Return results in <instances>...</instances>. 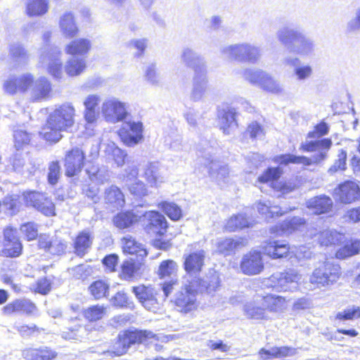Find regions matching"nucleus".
<instances>
[{"mask_svg":"<svg viewBox=\"0 0 360 360\" xmlns=\"http://www.w3.org/2000/svg\"><path fill=\"white\" fill-rule=\"evenodd\" d=\"M75 115V109L71 103L60 105L49 114L41 135L48 141H59L63 137L61 132L68 131L73 126Z\"/></svg>","mask_w":360,"mask_h":360,"instance_id":"nucleus-1","label":"nucleus"},{"mask_svg":"<svg viewBox=\"0 0 360 360\" xmlns=\"http://www.w3.org/2000/svg\"><path fill=\"white\" fill-rule=\"evenodd\" d=\"M332 145L333 142L330 139H322L316 141H309L307 139L302 142L300 149L304 152H315L311 158L286 154L279 158V162L281 164L284 165H288V163L302 165L304 166L317 165L327 159L328 153Z\"/></svg>","mask_w":360,"mask_h":360,"instance_id":"nucleus-2","label":"nucleus"},{"mask_svg":"<svg viewBox=\"0 0 360 360\" xmlns=\"http://www.w3.org/2000/svg\"><path fill=\"white\" fill-rule=\"evenodd\" d=\"M51 37V32L50 31H46L42 35L45 46L41 49L39 63L41 67L46 68L53 77L60 79L63 75L61 61L62 53L59 48L49 45Z\"/></svg>","mask_w":360,"mask_h":360,"instance_id":"nucleus-3","label":"nucleus"},{"mask_svg":"<svg viewBox=\"0 0 360 360\" xmlns=\"http://www.w3.org/2000/svg\"><path fill=\"white\" fill-rule=\"evenodd\" d=\"M341 274V268L339 264L330 261L321 262L309 276V289L328 288L338 281Z\"/></svg>","mask_w":360,"mask_h":360,"instance_id":"nucleus-4","label":"nucleus"},{"mask_svg":"<svg viewBox=\"0 0 360 360\" xmlns=\"http://www.w3.org/2000/svg\"><path fill=\"white\" fill-rule=\"evenodd\" d=\"M302 275L295 269L271 275L266 281V285L278 292H294L299 288Z\"/></svg>","mask_w":360,"mask_h":360,"instance_id":"nucleus-5","label":"nucleus"},{"mask_svg":"<svg viewBox=\"0 0 360 360\" xmlns=\"http://www.w3.org/2000/svg\"><path fill=\"white\" fill-rule=\"evenodd\" d=\"M129 104L115 96L105 98L102 102L101 111L104 119L110 123L123 121L128 116Z\"/></svg>","mask_w":360,"mask_h":360,"instance_id":"nucleus-6","label":"nucleus"},{"mask_svg":"<svg viewBox=\"0 0 360 360\" xmlns=\"http://www.w3.org/2000/svg\"><path fill=\"white\" fill-rule=\"evenodd\" d=\"M264 252L272 259L286 257L290 254H294L299 259H309L311 257V252L305 247H300L298 249H291L289 245L284 241L273 240L269 242L264 247Z\"/></svg>","mask_w":360,"mask_h":360,"instance_id":"nucleus-7","label":"nucleus"},{"mask_svg":"<svg viewBox=\"0 0 360 360\" xmlns=\"http://www.w3.org/2000/svg\"><path fill=\"white\" fill-rule=\"evenodd\" d=\"M213 149L209 148L207 151H199L198 163L204 165L206 172L211 178L215 179L219 183L224 181L229 176V169L227 165L214 160L212 156Z\"/></svg>","mask_w":360,"mask_h":360,"instance_id":"nucleus-8","label":"nucleus"},{"mask_svg":"<svg viewBox=\"0 0 360 360\" xmlns=\"http://www.w3.org/2000/svg\"><path fill=\"white\" fill-rule=\"evenodd\" d=\"M198 294L191 281L185 283L174 297V303L181 312L188 313L197 308L196 295Z\"/></svg>","mask_w":360,"mask_h":360,"instance_id":"nucleus-9","label":"nucleus"},{"mask_svg":"<svg viewBox=\"0 0 360 360\" xmlns=\"http://www.w3.org/2000/svg\"><path fill=\"white\" fill-rule=\"evenodd\" d=\"M120 136L127 146H134L143 139V124L141 122L129 121L123 124L120 130Z\"/></svg>","mask_w":360,"mask_h":360,"instance_id":"nucleus-10","label":"nucleus"},{"mask_svg":"<svg viewBox=\"0 0 360 360\" xmlns=\"http://www.w3.org/2000/svg\"><path fill=\"white\" fill-rule=\"evenodd\" d=\"M85 155L79 148H72L67 152L65 158V174L68 176H74L78 174L83 166Z\"/></svg>","mask_w":360,"mask_h":360,"instance_id":"nucleus-11","label":"nucleus"},{"mask_svg":"<svg viewBox=\"0 0 360 360\" xmlns=\"http://www.w3.org/2000/svg\"><path fill=\"white\" fill-rule=\"evenodd\" d=\"M240 269L244 274L254 276L260 274L264 269L262 255L257 251H250L245 255L241 260Z\"/></svg>","mask_w":360,"mask_h":360,"instance_id":"nucleus-12","label":"nucleus"},{"mask_svg":"<svg viewBox=\"0 0 360 360\" xmlns=\"http://www.w3.org/2000/svg\"><path fill=\"white\" fill-rule=\"evenodd\" d=\"M26 203L35 207L46 216L54 215L55 206L44 193L31 192L25 196Z\"/></svg>","mask_w":360,"mask_h":360,"instance_id":"nucleus-13","label":"nucleus"},{"mask_svg":"<svg viewBox=\"0 0 360 360\" xmlns=\"http://www.w3.org/2000/svg\"><path fill=\"white\" fill-rule=\"evenodd\" d=\"M37 310L36 304L30 300L25 298L15 300L7 304L3 309L4 314L6 315L15 314L34 316L36 314Z\"/></svg>","mask_w":360,"mask_h":360,"instance_id":"nucleus-14","label":"nucleus"},{"mask_svg":"<svg viewBox=\"0 0 360 360\" xmlns=\"http://www.w3.org/2000/svg\"><path fill=\"white\" fill-rule=\"evenodd\" d=\"M132 292L139 302L147 310L153 311L158 309L156 292L153 288L141 285L133 287Z\"/></svg>","mask_w":360,"mask_h":360,"instance_id":"nucleus-15","label":"nucleus"},{"mask_svg":"<svg viewBox=\"0 0 360 360\" xmlns=\"http://www.w3.org/2000/svg\"><path fill=\"white\" fill-rule=\"evenodd\" d=\"M207 70L193 75L189 98L193 102L203 101L208 86Z\"/></svg>","mask_w":360,"mask_h":360,"instance_id":"nucleus-16","label":"nucleus"},{"mask_svg":"<svg viewBox=\"0 0 360 360\" xmlns=\"http://www.w3.org/2000/svg\"><path fill=\"white\" fill-rule=\"evenodd\" d=\"M220 278L216 271L210 272L202 279H193L191 286H195L198 293L212 294L220 285Z\"/></svg>","mask_w":360,"mask_h":360,"instance_id":"nucleus-17","label":"nucleus"},{"mask_svg":"<svg viewBox=\"0 0 360 360\" xmlns=\"http://www.w3.org/2000/svg\"><path fill=\"white\" fill-rule=\"evenodd\" d=\"M118 335L128 349L132 345L142 343L149 339L158 340V335L150 330H125Z\"/></svg>","mask_w":360,"mask_h":360,"instance_id":"nucleus-18","label":"nucleus"},{"mask_svg":"<svg viewBox=\"0 0 360 360\" xmlns=\"http://www.w3.org/2000/svg\"><path fill=\"white\" fill-rule=\"evenodd\" d=\"M58 26L62 35L65 38H74L79 32L75 16L70 11H65L60 15Z\"/></svg>","mask_w":360,"mask_h":360,"instance_id":"nucleus-19","label":"nucleus"},{"mask_svg":"<svg viewBox=\"0 0 360 360\" xmlns=\"http://www.w3.org/2000/svg\"><path fill=\"white\" fill-rule=\"evenodd\" d=\"M184 267L187 274H196L201 271L205 264V252L198 250L188 255H184Z\"/></svg>","mask_w":360,"mask_h":360,"instance_id":"nucleus-20","label":"nucleus"},{"mask_svg":"<svg viewBox=\"0 0 360 360\" xmlns=\"http://www.w3.org/2000/svg\"><path fill=\"white\" fill-rule=\"evenodd\" d=\"M52 90L50 81L45 77H40L34 82L30 89V98L34 101H41L50 97Z\"/></svg>","mask_w":360,"mask_h":360,"instance_id":"nucleus-21","label":"nucleus"},{"mask_svg":"<svg viewBox=\"0 0 360 360\" xmlns=\"http://www.w3.org/2000/svg\"><path fill=\"white\" fill-rule=\"evenodd\" d=\"M181 60L186 66L193 70L194 74L207 70L203 58L188 47L182 49Z\"/></svg>","mask_w":360,"mask_h":360,"instance_id":"nucleus-22","label":"nucleus"},{"mask_svg":"<svg viewBox=\"0 0 360 360\" xmlns=\"http://www.w3.org/2000/svg\"><path fill=\"white\" fill-rule=\"evenodd\" d=\"M335 193L343 203H351L360 199V188L354 181H345L335 189Z\"/></svg>","mask_w":360,"mask_h":360,"instance_id":"nucleus-23","label":"nucleus"},{"mask_svg":"<svg viewBox=\"0 0 360 360\" xmlns=\"http://www.w3.org/2000/svg\"><path fill=\"white\" fill-rule=\"evenodd\" d=\"M91 47L92 43L90 39L87 38H78L72 40L65 45V52L72 56L84 57L86 58Z\"/></svg>","mask_w":360,"mask_h":360,"instance_id":"nucleus-24","label":"nucleus"},{"mask_svg":"<svg viewBox=\"0 0 360 360\" xmlns=\"http://www.w3.org/2000/svg\"><path fill=\"white\" fill-rule=\"evenodd\" d=\"M261 304L265 308L266 311L281 314L287 309L288 301L284 297L268 294L262 297Z\"/></svg>","mask_w":360,"mask_h":360,"instance_id":"nucleus-25","label":"nucleus"},{"mask_svg":"<svg viewBox=\"0 0 360 360\" xmlns=\"http://www.w3.org/2000/svg\"><path fill=\"white\" fill-rule=\"evenodd\" d=\"M100 102L101 97L98 94H89L84 100V116L89 127L93 126L98 117V112L96 109Z\"/></svg>","mask_w":360,"mask_h":360,"instance_id":"nucleus-26","label":"nucleus"},{"mask_svg":"<svg viewBox=\"0 0 360 360\" xmlns=\"http://www.w3.org/2000/svg\"><path fill=\"white\" fill-rule=\"evenodd\" d=\"M333 205L332 199L325 195L311 198L306 202L307 207L315 214L329 212L332 209Z\"/></svg>","mask_w":360,"mask_h":360,"instance_id":"nucleus-27","label":"nucleus"},{"mask_svg":"<svg viewBox=\"0 0 360 360\" xmlns=\"http://www.w3.org/2000/svg\"><path fill=\"white\" fill-rule=\"evenodd\" d=\"M315 49L314 41L301 32L295 43L290 46V52L301 56H310Z\"/></svg>","mask_w":360,"mask_h":360,"instance_id":"nucleus-28","label":"nucleus"},{"mask_svg":"<svg viewBox=\"0 0 360 360\" xmlns=\"http://www.w3.org/2000/svg\"><path fill=\"white\" fill-rule=\"evenodd\" d=\"M142 217L147 220L148 226H150V229H153L154 232H156L160 236L163 235L166 232L167 229V221L165 217L158 212H146V213L142 214Z\"/></svg>","mask_w":360,"mask_h":360,"instance_id":"nucleus-29","label":"nucleus"},{"mask_svg":"<svg viewBox=\"0 0 360 360\" xmlns=\"http://www.w3.org/2000/svg\"><path fill=\"white\" fill-rule=\"evenodd\" d=\"M248 240L245 238H224L218 241L217 244V251L224 255H230L243 247L246 246Z\"/></svg>","mask_w":360,"mask_h":360,"instance_id":"nucleus-30","label":"nucleus"},{"mask_svg":"<svg viewBox=\"0 0 360 360\" xmlns=\"http://www.w3.org/2000/svg\"><path fill=\"white\" fill-rule=\"evenodd\" d=\"M104 200L109 207L117 210L122 208L125 204L123 193L117 186L114 185L105 190Z\"/></svg>","mask_w":360,"mask_h":360,"instance_id":"nucleus-31","label":"nucleus"},{"mask_svg":"<svg viewBox=\"0 0 360 360\" xmlns=\"http://www.w3.org/2000/svg\"><path fill=\"white\" fill-rule=\"evenodd\" d=\"M141 217L142 214L138 212H135L134 210L122 212L116 214L113 217L112 221L117 228L124 229L130 227L134 223L137 222Z\"/></svg>","mask_w":360,"mask_h":360,"instance_id":"nucleus-32","label":"nucleus"},{"mask_svg":"<svg viewBox=\"0 0 360 360\" xmlns=\"http://www.w3.org/2000/svg\"><path fill=\"white\" fill-rule=\"evenodd\" d=\"M301 31L297 29L283 26L277 30L276 36L278 41L290 51V46L295 43Z\"/></svg>","mask_w":360,"mask_h":360,"instance_id":"nucleus-33","label":"nucleus"},{"mask_svg":"<svg viewBox=\"0 0 360 360\" xmlns=\"http://www.w3.org/2000/svg\"><path fill=\"white\" fill-rule=\"evenodd\" d=\"M23 358L27 360H52L57 354L48 347L40 349L28 348L22 352Z\"/></svg>","mask_w":360,"mask_h":360,"instance_id":"nucleus-34","label":"nucleus"},{"mask_svg":"<svg viewBox=\"0 0 360 360\" xmlns=\"http://www.w3.org/2000/svg\"><path fill=\"white\" fill-rule=\"evenodd\" d=\"M261 302L262 297H258L254 301L247 303L244 306L245 315L250 319H266L268 316Z\"/></svg>","mask_w":360,"mask_h":360,"instance_id":"nucleus-35","label":"nucleus"},{"mask_svg":"<svg viewBox=\"0 0 360 360\" xmlns=\"http://www.w3.org/2000/svg\"><path fill=\"white\" fill-rule=\"evenodd\" d=\"M49 8L48 0H27L25 13L30 18L41 17L48 12Z\"/></svg>","mask_w":360,"mask_h":360,"instance_id":"nucleus-36","label":"nucleus"},{"mask_svg":"<svg viewBox=\"0 0 360 360\" xmlns=\"http://www.w3.org/2000/svg\"><path fill=\"white\" fill-rule=\"evenodd\" d=\"M144 177L151 186L157 187L165 181V178L160 172L158 162H150L146 165L144 171Z\"/></svg>","mask_w":360,"mask_h":360,"instance_id":"nucleus-37","label":"nucleus"},{"mask_svg":"<svg viewBox=\"0 0 360 360\" xmlns=\"http://www.w3.org/2000/svg\"><path fill=\"white\" fill-rule=\"evenodd\" d=\"M122 249L124 253L135 255L138 257H144L147 251L143 246L137 243L131 236H126L122 239Z\"/></svg>","mask_w":360,"mask_h":360,"instance_id":"nucleus-38","label":"nucleus"},{"mask_svg":"<svg viewBox=\"0 0 360 360\" xmlns=\"http://www.w3.org/2000/svg\"><path fill=\"white\" fill-rule=\"evenodd\" d=\"M93 236L88 231H83L79 233L74 243L75 252L83 257L90 248Z\"/></svg>","mask_w":360,"mask_h":360,"instance_id":"nucleus-39","label":"nucleus"},{"mask_svg":"<svg viewBox=\"0 0 360 360\" xmlns=\"http://www.w3.org/2000/svg\"><path fill=\"white\" fill-rule=\"evenodd\" d=\"M86 68V59L84 57L72 56L65 65V71L70 77H75L82 74Z\"/></svg>","mask_w":360,"mask_h":360,"instance_id":"nucleus-40","label":"nucleus"},{"mask_svg":"<svg viewBox=\"0 0 360 360\" xmlns=\"http://www.w3.org/2000/svg\"><path fill=\"white\" fill-rule=\"evenodd\" d=\"M235 117L236 111L234 109H228L219 113L220 128L224 134H230L231 131L237 127Z\"/></svg>","mask_w":360,"mask_h":360,"instance_id":"nucleus-41","label":"nucleus"},{"mask_svg":"<svg viewBox=\"0 0 360 360\" xmlns=\"http://www.w3.org/2000/svg\"><path fill=\"white\" fill-rule=\"evenodd\" d=\"M244 43L233 44L224 46L220 49V53L229 60L243 62Z\"/></svg>","mask_w":360,"mask_h":360,"instance_id":"nucleus-42","label":"nucleus"},{"mask_svg":"<svg viewBox=\"0 0 360 360\" xmlns=\"http://www.w3.org/2000/svg\"><path fill=\"white\" fill-rule=\"evenodd\" d=\"M104 153L108 158L112 159L117 167H122L127 156V153L117 147L113 142L105 144Z\"/></svg>","mask_w":360,"mask_h":360,"instance_id":"nucleus-43","label":"nucleus"},{"mask_svg":"<svg viewBox=\"0 0 360 360\" xmlns=\"http://www.w3.org/2000/svg\"><path fill=\"white\" fill-rule=\"evenodd\" d=\"M255 206L258 212L266 219L282 215L287 212V210H283L278 206H272L270 201H265L264 202L259 201L255 204Z\"/></svg>","mask_w":360,"mask_h":360,"instance_id":"nucleus-44","label":"nucleus"},{"mask_svg":"<svg viewBox=\"0 0 360 360\" xmlns=\"http://www.w3.org/2000/svg\"><path fill=\"white\" fill-rule=\"evenodd\" d=\"M9 56L18 65L26 64L29 60V54L24 46L19 43H13L9 46Z\"/></svg>","mask_w":360,"mask_h":360,"instance_id":"nucleus-45","label":"nucleus"},{"mask_svg":"<svg viewBox=\"0 0 360 360\" xmlns=\"http://www.w3.org/2000/svg\"><path fill=\"white\" fill-rule=\"evenodd\" d=\"M164 142L174 150L182 149V136L176 129H169L164 132Z\"/></svg>","mask_w":360,"mask_h":360,"instance_id":"nucleus-46","label":"nucleus"},{"mask_svg":"<svg viewBox=\"0 0 360 360\" xmlns=\"http://www.w3.org/2000/svg\"><path fill=\"white\" fill-rule=\"evenodd\" d=\"M259 87L265 91L274 94H279L283 92V87L279 82L266 72H265Z\"/></svg>","mask_w":360,"mask_h":360,"instance_id":"nucleus-47","label":"nucleus"},{"mask_svg":"<svg viewBox=\"0 0 360 360\" xmlns=\"http://www.w3.org/2000/svg\"><path fill=\"white\" fill-rule=\"evenodd\" d=\"M281 174L282 170L281 168L270 167L258 177L257 181L260 184H268L274 188V183L279 179Z\"/></svg>","mask_w":360,"mask_h":360,"instance_id":"nucleus-48","label":"nucleus"},{"mask_svg":"<svg viewBox=\"0 0 360 360\" xmlns=\"http://www.w3.org/2000/svg\"><path fill=\"white\" fill-rule=\"evenodd\" d=\"M265 72L259 69L245 68L242 72V77L250 84L259 87Z\"/></svg>","mask_w":360,"mask_h":360,"instance_id":"nucleus-49","label":"nucleus"},{"mask_svg":"<svg viewBox=\"0 0 360 360\" xmlns=\"http://www.w3.org/2000/svg\"><path fill=\"white\" fill-rule=\"evenodd\" d=\"M251 225L249 219L243 214H239L231 217L226 224V229L229 231H235L238 229H242L249 227Z\"/></svg>","mask_w":360,"mask_h":360,"instance_id":"nucleus-50","label":"nucleus"},{"mask_svg":"<svg viewBox=\"0 0 360 360\" xmlns=\"http://www.w3.org/2000/svg\"><path fill=\"white\" fill-rule=\"evenodd\" d=\"M243 62L256 63L261 57V49L249 43H244Z\"/></svg>","mask_w":360,"mask_h":360,"instance_id":"nucleus-51","label":"nucleus"},{"mask_svg":"<svg viewBox=\"0 0 360 360\" xmlns=\"http://www.w3.org/2000/svg\"><path fill=\"white\" fill-rule=\"evenodd\" d=\"M89 290L96 300H99L108 295L109 284L104 281L98 280L90 285Z\"/></svg>","mask_w":360,"mask_h":360,"instance_id":"nucleus-52","label":"nucleus"},{"mask_svg":"<svg viewBox=\"0 0 360 360\" xmlns=\"http://www.w3.org/2000/svg\"><path fill=\"white\" fill-rule=\"evenodd\" d=\"M343 238V236L336 231L326 230L321 232L319 236V240L321 245L328 246L332 244L340 243Z\"/></svg>","mask_w":360,"mask_h":360,"instance_id":"nucleus-53","label":"nucleus"},{"mask_svg":"<svg viewBox=\"0 0 360 360\" xmlns=\"http://www.w3.org/2000/svg\"><path fill=\"white\" fill-rule=\"evenodd\" d=\"M178 266L173 260L163 261L159 267V275L162 278L170 277L174 278L177 271Z\"/></svg>","mask_w":360,"mask_h":360,"instance_id":"nucleus-54","label":"nucleus"},{"mask_svg":"<svg viewBox=\"0 0 360 360\" xmlns=\"http://www.w3.org/2000/svg\"><path fill=\"white\" fill-rule=\"evenodd\" d=\"M89 334V329L82 326H77L75 328H70L69 331H64L63 337L65 339L82 340L86 338Z\"/></svg>","mask_w":360,"mask_h":360,"instance_id":"nucleus-55","label":"nucleus"},{"mask_svg":"<svg viewBox=\"0 0 360 360\" xmlns=\"http://www.w3.org/2000/svg\"><path fill=\"white\" fill-rule=\"evenodd\" d=\"M14 146L18 150L29 145L31 136L23 129H15L13 131Z\"/></svg>","mask_w":360,"mask_h":360,"instance_id":"nucleus-56","label":"nucleus"},{"mask_svg":"<svg viewBox=\"0 0 360 360\" xmlns=\"http://www.w3.org/2000/svg\"><path fill=\"white\" fill-rule=\"evenodd\" d=\"M106 313V308L102 305L91 306L84 311V317L90 321L101 319Z\"/></svg>","mask_w":360,"mask_h":360,"instance_id":"nucleus-57","label":"nucleus"},{"mask_svg":"<svg viewBox=\"0 0 360 360\" xmlns=\"http://www.w3.org/2000/svg\"><path fill=\"white\" fill-rule=\"evenodd\" d=\"M159 206L172 220L177 221L182 216L181 208L175 203L163 202Z\"/></svg>","mask_w":360,"mask_h":360,"instance_id":"nucleus-58","label":"nucleus"},{"mask_svg":"<svg viewBox=\"0 0 360 360\" xmlns=\"http://www.w3.org/2000/svg\"><path fill=\"white\" fill-rule=\"evenodd\" d=\"M22 245L20 240L13 243H4L2 255L8 257H17L22 253Z\"/></svg>","mask_w":360,"mask_h":360,"instance_id":"nucleus-59","label":"nucleus"},{"mask_svg":"<svg viewBox=\"0 0 360 360\" xmlns=\"http://www.w3.org/2000/svg\"><path fill=\"white\" fill-rule=\"evenodd\" d=\"M112 306L120 308H132L133 302L128 297L127 293L123 291L117 292L111 299Z\"/></svg>","mask_w":360,"mask_h":360,"instance_id":"nucleus-60","label":"nucleus"},{"mask_svg":"<svg viewBox=\"0 0 360 360\" xmlns=\"http://www.w3.org/2000/svg\"><path fill=\"white\" fill-rule=\"evenodd\" d=\"M5 212L10 215L15 214L18 212L20 202L18 195L6 196L1 204Z\"/></svg>","mask_w":360,"mask_h":360,"instance_id":"nucleus-61","label":"nucleus"},{"mask_svg":"<svg viewBox=\"0 0 360 360\" xmlns=\"http://www.w3.org/2000/svg\"><path fill=\"white\" fill-rule=\"evenodd\" d=\"M3 89L6 94L9 95H15L18 91L20 92L18 76L14 75H9L4 81Z\"/></svg>","mask_w":360,"mask_h":360,"instance_id":"nucleus-62","label":"nucleus"},{"mask_svg":"<svg viewBox=\"0 0 360 360\" xmlns=\"http://www.w3.org/2000/svg\"><path fill=\"white\" fill-rule=\"evenodd\" d=\"M13 167L17 172L30 174L33 167H30L26 164L25 158L20 154L15 155L13 160Z\"/></svg>","mask_w":360,"mask_h":360,"instance_id":"nucleus-63","label":"nucleus"},{"mask_svg":"<svg viewBox=\"0 0 360 360\" xmlns=\"http://www.w3.org/2000/svg\"><path fill=\"white\" fill-rule=\"evenodd\" d=\"M145 79L151 85L158 86L160 83V77L153 63L146 66L144 73Z\"/></svg>","mask_w":360,"mask_h":360,"instance_id":"nucleus-64","label":"nucleus"}]
</instances>
